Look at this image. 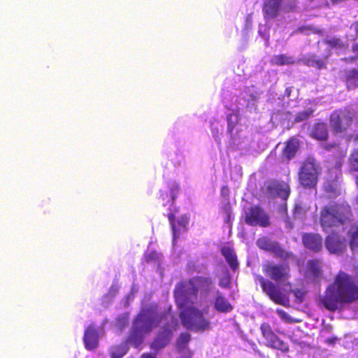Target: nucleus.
Instances as JSON below:
<instances>
[{"mask_svg":"<svg viewBox=\"0 0 358 358\" xmlns=\"http://www.w3.org/2000/svg\"><path fill=\"white\" fill-rule=\"evenodd\" d=\"M209 278L197 277L182 281L176 285L174 297L183 326L193 331H204L209 329V310L211 303L205 301L211 292Z\"/></svg>","mask_w":358,"mask_h":358,"instance_id":"obj_1","label":"nucleus"},{"mask_svg":"<svg viewBox=\"0 0 358 358\" xmlns=\"http://www.w3.org/2000/svg\"><path fill=\"white\" fill-rule=\"evenodd\" d=\"M178 321L171 313V308H159L157 306L143 308L134 321L127 342L112 346L111 358H122L128 351V343L139 348L143 342L144 335L159 326L162 330L151 345L154 350L164 348L170 341L173 333L178 327Z\"/></svg>","mask_w":358,"mask_h":358,"instance_id":"obj_2","label":"nucleus"},{"mask_svg":"<svg viewBox=\"0 0 358 358\" xmlns=\"http://www.w3.org/2000/svg\"><path fill=\"white\" fill-rule=\"evenodd\" d=\"M259 97L257 92L248 90L242 98H235L230 106H227L226 117H214L210 121V131L215 140L220 143L224 133L229 136L231 143L237 148H243L245 136L243 126L240 123V110L246 107L249 111L256 109V103Z\"/></svg>","mask_w":358,"mask_h":358,"instance_id":"obj_3","label":"nucleus"},{"mask_svg":"<svg viewBox=\"0 0 358 358\" xmlns=\"http://www.w3.org/2000/svg\"><path fill=\"white\" fill-rule=\"evenodd\" d=\"M358 299V287L348 274L340 272L334 282L331 284L322 299L324 306L334 310L344 303H350Z\"/></svg>","mask_w":358,"mask_h":358,"instance_id":"obj_4","label":"nucleus"},{"mask_svg":"<svg viewBox=\"0 0 358 358\" xmlns=\"http://www.w3.org/2000/svg\"><path fill=\"white\" fill-rule=\"evenodd\" d=\"M180 192L179 185L176 181H171L168 184V192L161 193L163 201V206H168L170 213L168 215L169 220L171 225L173 232V246L175 247L176 240L180 235L186 231V227L189 222V217L182 215L178 220H176L173 212L176 207L174 204L175 200Z\"/></svg>","mask_w":358,"mask_h":358,"instance_id":"obj_5","label":"nucleus"},{"mask_svg":"<svg viewBox=\"0 0 358 358\" xmlns=\"http://www.w3.org/2000/svg\"><path fill=\"white\" fill-rule=\"evenodd\" d=\"M350 208L345 203H330L320 211V222L324 231H334L349 219Z\"/></svg>","mask_w":358,"mask_h":358,"instance_id":"obj_6","label":"nucleus"},{"mask_svg":"<svg viewBox=\"0 0 358 358\" xmlns=\"http://www.w3.org/2000/svg\"><path fill=\"white\" fill-rule=\"evenodd\" d=\"M321 169L320 165L313 158H308L301 165L299 172V182L302 186L314 188L318 181Z\"/></svg>","mask_w":358,"mask_h":358,"instance_id":"obj_7","label":"nucleus"},{"mask_svg":"<svg viewBox=\"0 0 358 358\" xmlns=\"http://www.w3.org/2000/svg\"><path fill=\"white\" fill-rule=\"evenodd\" d=\"M264 271L267 276L279 284H285L289 278V267L286 264L267 262L264 265Z\"/></svg>","mask_w":358,"mask_h":358,"instance_id":"obj_8","label":"nucleus"},{"mask_svg":"<svg viewBox=\"0 0 358 358\" xmlns=\"http://www.w3.org/2000/svg\"><path fill=\"white\" fill-rule=\"evenodd\" d=\"M341 173L339 167H336L329 171L323 185L324 191L327 197L336 198L341 194Z\"/></svg>","mask_w":358,"mask_h":358,"instance_id":"obj_9","label":"nucleus"},{"mask_svg":"<svg viewBox=\"0 0 358 358\" xmlns=\"http://www.w3.org/2000/svg\"><path fill=\"white\" fill-rule=\"evenodd\" d=\"M354 113L348 109L334 111L330 117V124L336 133L342 132L350 125Z\"/></svg>","mask_w":358,"mask_h":358,"instance_id":"obj_10","label":"nucleus"},{"mask_svg":"<svg viewBox=\"0 0 358 358\" xmlns=\"http://www.w3.org/2000/svg\"><path fill=\"white\" fill-rule=\"evenodd\" d=\"M257 245L262 250L273 253L275 257L287 260L293 257V255L284 250L280 245L268 238L262 237L257 241Z\"/></svg>","mask_w":358,"mask_h":358,"instance_id":"obj_11","label":"nucleus"},{"mask_svg":"<svg viewBox=\"0 0 358 358\" xmlns=\"http://www.w3.org/2000/svg\"><path fill=\"white\" fill-rule=\"evenodd\" d=\"M245 221L250 226L266 227L269 224V219L266 213L257 206L246 211Z\"/></svg>","mask_w":358,"mask_h":358,"instance_id":"obj_12","label":"nucleus"},{"mask_svg":"<svg viewBox=\"0 0 358 358\" xmlns=\"http://www.w3.org/2000/svg\"><path fill=\"white\" fill-rule=\"evenodd\" d=\"M261 331L263 336L266 339V345L272 348L279 350L282 352H287L289 349L288 345L272 331L268 324L264 323L261 326Z\"/></svg>","mask_w":358,"mask_h":358,"instance_id":"obj_13","label":"nucleus"},{"mask_svg":"<svg viewBox=\"0 0 358 358\" xmlns=\"http://www.w3.org/2000/svg\"><path fill=\"white\" fill-rule=\"evenodd\" d=\"M261 286L263 291L275 303L282 306H285L288 303V299L285 295L272 282L262 278Z\"/></svg>","mask_w":358,"mask_h":358,"instance_id":"obj_14","label":"nucleus"},{"mask_svg":"<svg viewBox=\"0 0 358 358\" xmlns=\"http://www.w3.org/2000/svg\"><path fill=\"white\" fill-rule=\"evenodd\" d=\"M103 332V327H101L91 324L87 327L83 337L86 349L92 350L98 347L99 337Z\"/></svg>","mask_w":358,"mask_h":358,"instance_id":"obj_15","label":"nucleus"},{"mask_svg":"<svg viewBox=\"0 0 358 358\" xmlns=\"http://www.w3.org/2000/svg\"><path fill=\"white\" fill-rule=\"evenodd\" d=\"M329 234L326 238L325 247L331 253H339L345 248V241L337 233V230L334 231H329Z\"/></svg>","mask_w":358,"mask_h":358,"instance_id":"obj_16","label":"nucleus"},{"mask_svg":"<svg viewBox=\"0 0 358 358\" xmlns=\"http://www.w3.org/2000/svg\"><path fill=\"white\" fill-rule=\"evenodd\" d=\"M322 275V262L320 260H309L307 262L306 278L312 281H316Z\"/></svg>","mask_w":358,"mask_h":358,"instance_id":"obj_17","label":"nucleus"},{"mask_svg":"<svg viewBox=\"0 0 358 358\" xmlns=\"http://www.w3.org/2000/svg\"><path fill=\"white\" fill-rule=\"evenodd\" d=\"M303 243L306 248L314 252H318L322 248V238L317 234H304L303 236Z\"/></svg>","mask_w":358,"mask_h":358,"instance_id":"obj_18","label":"nucleus"},{"mask_svg":"<svg viewBox=\"0 0 358 358\" xmlns=\"http://www.w3.org/2000/svg\"><path fill=\"white\" fill-rule=\"evenodd\" d=\"M214 308L220 313H229L233 306L219 290L215 292Z\"/></svg>","mask_w":358,"mask_h":358,"instance_id":"obj_19","label":"nucleus"},{"mask_svg":"<svg viewBox=\"0 0 358 358\" xmlns=\"http://www.w3.org/2000/svg\"><path fill=\"white\" fill-rule=\"evenodd\" d=\"M271 189L282 200H286L290 192L289 185L282 182H273L270 186Z\"/></svg>","mask_w":358,"mask_h":358,"instance_id":"obj_20","label":"nucleus"},{"mask_svg":"<svg viewBox=\"0 0 358 358\" xmlns=\"http://www.w3.org/2000/svg\"><path fill=\"white\" fill-rule=\"evenodd\" d=\"M299 146V141L297 138H292L287 143L283 151V156L287 160L291 159L296 153Z\"/></svg>","mask_w":358,"mask_h":358,"instance_id":"obj_21","label":"nucleus"},{"mask_svg":"<svg viewBox=\"0 0 358 358\" xmlns=\"http://www.w3.org/2000/svg\"><path fill=\"white\" fill-rule=\"evenodd\" d=\"M222 254L225 257L227 262L233 270H236L238 264L236 259V255L232 248L229 246H224L222 248Z\"/></svg>","mask_w":358,"mask_h":358,"instance_id":"obj_22","label":"nucleus"},{"mask_svg":"<svg viewBox=\"0 0 358 358\" xmlns=\"http://www.w3.org/2000/svg\"><path fill=\"white\" fill-rule=\"evenodd\" d=\"M311 136L317 140L323 141L327 139L328 131L327 124L324 123H317L315 125L311 131Z\"/></svg>","mask_w":358,"mask_h":358,"instance_id":"obj_23","label":"nucleus"},{"mask_svg":"<svg viewBox=\"0 0 358 358\" xmlns=\"http://www.w3.org/2000/svg\"><path fill=\"white\" fill-rule=\"evenodd\" d=\"M346 85L348 88L358 87V69H353L347 73Z\"/></svg>","mask_w":358,"mask_h":358,"instance_id":"obj_24","label":"nucleus"},{"mask_svg":"<svg viewBox=\"0 0 358 358\" xmlns=\"http://www.w3.org/2000/svg\"><path fill=\"white\" fill-rule=\"evenodd\" d=\"M271 62L276 65L290 64L294 62V59L285 55H275L272 57Z\"/></svg>","mask_w":358,"mask_h":358,"instance_id":"obj_25","label":"nucleus"},{"mask_svg":"<svg viewBox=\"0 0 358 358\" xmlns=\"http://www.w3.org/2000/svg\"><path fill=\"white\" fill-rule=\"evenodd\" d=\"M145 257L147 262L154 263L155 264H157L158 266H160L162 257L161 254L157 252L156 251L148 250L146 252Z\"/></svg>","mask_w":358,"mask_h":358,"instance_id":"obj_26","label":"nucleus"},{"mask_svg":"<svg viewBox=\"0 0 358 358\" xmlns=\"http://www.w3.org/2000/svg\"><path fill=\"white\" fill-rule=\"evenodd\" d=\"M325 44L327 45V48H331L342 50L345 48L344 42L336 38L329 39L325 42Z\"/></svg>","mask_w":358,"mask_h":358,"instance_id":"obj_27","label":"nucleus"},{"mask_svg":"<svg viewBox=\"0 0 358 358\" xmlns=\"http://www.w3.org/2000/svg\"><path fill=\"white\" fill-rule=\"evenodd\" d=\"M349 164L352 171H358V149L351 154L349 159Z\"/></svg>","mask_w":358,"mask_h":358,"instance_id":"obj_28","label":"nucleus"},{"mask_svg":"<svg viewBox=\"0 0 358 358\" xmlns=\"http://www.w3.org/2000/svg\"><path fill=\"white\" fill-rule=\"evenodd\" d=\"M129 321V315L127 313H123L118 316L116 319V326L122 330L127 324Z\"/></svg>","mask_w":358,"mask_h":358,"instance_id":"obj_29","label":"nucleus"},{"mask_svg":"<svg viewBox=\"0 0 358 358\" xmlns=\"http://www.w3.org/2000/svg\"><path fill=\"white\" fill-rule=\"evenodd\" d=\"M276 313L279 316V317L286 323H294L299 322V320L293 319L290 315H289L285 311H284L282 309L278 308L276 310Z\"/></svg>","mask_w":358,"mask_h":358,"instance_id":"obj_30","label":"nucleus"},{"mask_svg":"<svg viewBox=\"0 0 358 358\" xmlns=\"http://www.w3.org/2000/svg\"><path fill=\"white\" fill-rule=\"evenodd\" d=\"M314 112V110L312 108H308L303 112L299 113L296 117V122H301L306 119H308Z\"/></svg>","mask_w":358,"mask_h":358,"instance_id":"obj_31","label":"nucleus"},{"mask_svg":"<svg viewBox=\"0 0 358 358\" xmlns=\"http://www.w3.org/2000/svg\"><path fill=\"white\" fill-rule=\"evenodd\" d=\"M268 31H269V27L268 26V24H259L258 32H259V34L265 41H267L268 38Z\"/></svg>","mask_w":358,"mask_h":358,"instance_id":"obj_32","label":"nucleus"},{"mask_svg":"<svg viewBox=\"0 0 358 358\" xmlns=\"http://www.w3.org/2000/svg\"><path fill=\"white\" fill-rule=\"evenodd\" d=\"M231 283V278L228 273H226L220 279L219 285L222 288H227Z\"/></svg>","mask_w":358,"mask_h":358,"instance_id":"obj_33","label":"nucleus"},{"mask_svg":"<svg viewBox=\"0 0 358 358\" xmlns=\"http://www.w3.org/2000/svg\"><path fill=\"white\" fill-rule=\"evenodd\" d=\"M117 289L116 287H112L108 294H106L103 299V303L109 302L116 294Z\"/></svg>","mask_w":358,"mask_h":358,"instance_id":"obj_34","label":"nucleus"},{"mask_svg":"<svg viewBox=\"0 0 358 358\" xmlns=\"http://www.w3.org/2000/svg\"><path fill=\"white\" fill-rule=\"evenodd\" d=\"M293 294L299 302H301L305 296V292L303 289H295L293 291Z\"/></svg>","mask_w":358,"mask_h":358,"instance_id":"obj_35","label":"nucleus"},{"mask_svg":"<svg viewBox=\"0 0 358 358\" xmlns=\"http://www.w3.org/2000/svg\"><path fill=\"white\" fill-rule=\"evenodd\" d=\"M316 66L319 69H322L324 66L325 62L324 59H318L315 61Z\"/></svg>","mask_w":358,"mask_h":358,"instance_id":"obj_36","label":"nucleus"},{"mask_svg":"<svg viewBox=\"0 0 358 358\" xmlns=\"http://www.w3.org/2000/svg\"><path fill=\"white\" fill-rule=\"evenodd\" d=\"M141 358H156V357L154 355H152L150 353H144L141 355Z\"/></svg>","mask_w":358,"mask_h":358,"instance_id":"obj_37","label":"nucleus"},{"mask_svg":"<svg viewBox=\"0 0 358 358\" xmlns=\"http://www.w3.org/2000/svg\"><path fill=\"white\" fill-rule=\"evenodd\" d=\"M353 52L354 53L357 54L358 55V44H355L353 46Z\"/></svg>","mask_w":358,"mask_h":358,"instance_id":"obj_38","label":"nucleus"},{"mask_svg":"<svg viewBox=\"0 0 358 358\" xmlns=\"http://www.w3.org/2000/svg\"><path fill=\"white\" fill-rule=\"evenodd\" d=\"M307 31H309V30L307 28H306V27H302V28L300 29V31L302 32V33L307 34L306 33Z\"/></svg>","mask_w":358,"mask_h":358,"instance_id":"obj_39","label":"nucleus"},{"mask_svg":"<svg viewBox=\"0 0 358 358\" xmlns=\"http://www.w3.org/2000/svg\"><path fill=\"white\" fill-rule=\"evenodd\" d=\"M300 208L298 206H296L294 209V214L296 215L298 213V210Z\"/></svg>","mask_w":358,"mask_h":358,"instance_id":"obj_40","label":"nucleus"},{"mask_svg":"<svg viewBox=\"0 0 358 358\" xmlns=\"http://www.w3.org/2000/svg\"><path fill=\"white\" fill-rule=\"evenodd\" d=\"M336 340V338L329 339V340H328V342L329 343H334Z\"/></svg>","mask_w":358,"mask_h":358,"instance_id":"obj_41","label":"nucleus"},{"mask_svg":"<svg viewBox=\"0 0 358 358\" xmlns=\"http://www.w3.org/2000/svg\"><path fill=\"white\" fill-rule=\"evenodd\" d=\"M131 297L133 298V294H130L128 296V300H129Z\"/></svg>","mask_w":358,"mask_h":358,"instance_id":"obj_42","label":"nucleus"},{"mask_svg":"<svg viewBox=\"0 0 358 358\" xmlns=\"http://www.w3.org/2000/svg\"><path fill=\"white\" fill-rule=\"evenodd\" d=\"M357 203H358V199H357Z\"/></svg>","mask_w":358,"mask_h":358,"instance_id":"obj_43","label":"nucleus"}]
</instances>
